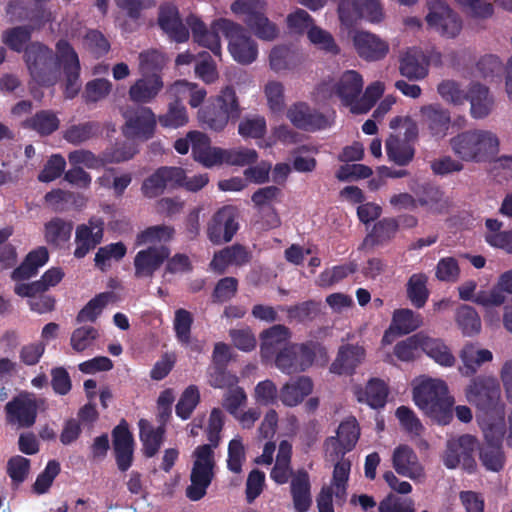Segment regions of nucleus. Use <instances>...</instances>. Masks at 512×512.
I'll list each match as a JSON object with an SVG mask.
<instances>
[{
    "label": "nucleus",
    "mask_w": 512,
    "mask_h": 512,
    "mask_svg": "<svg viewBox=\"0 0 512 512\" xmlns=\"http://www.w3.org/2000/svg\"><path fill=\"white\" fill-rule=\"evenodd\" d=\"M25 62L34 81L50 85L57 81L60 69L66 76V95L73 98L80 90L79 58L73 47L60 40L56 45V57L52 51L40 43L31 44L25 52Z\"/></svg>",
    "instance_id": "1"
},
{
    "label": "nucleus",
    "mask_w": 512,
    "mask_h": 512,
    "mask_svg": "<svg viewBox=\"0 0 512 512\" xmlns=\"http://www.w3.org/2000/svg\"><path fill=\"white\" fill-rule=\"evenodd\" d=\"M224 424V414L220 409H213L207 424V437L210 444L200 445L192 453L190 485L186 496L192 501L202 499L214 478L215 457L213 449L218 446L220 432Z\"/></svg>",
    "instance_id": "2"
},
{
    "label": "nucleus",
    "mask_w": 512,
    "mask_h": 512,
    "mask_svg": "<svg viewBox=\"0 0 512 512\" xmlns=\"http://www.w3.org/2000/svg\"><path fill=\"white\" fill-rule=\"evenodd\" d=\"M413 401L424 414L439 424H448L452 419L455 400L442 379L427 376L416 378L413 381Z\"/></svg>",
    "instance_id": "3"
},
{
    "label": "nucleus",
    "mask_w": 512,
    "mask_h": 512,
    "mask_svg": "<svg viewBox=\"0 0 512 512\" xmlns=\"http://www.w3.org/2000/svg\"><path fill=\"white\" fill-rule=\"evenodd\" d=\"M173 229L168 226H153L137 236L138 245H149L140 250L134 258L135 277L149 278L160 268L169 256V250L163 245L171 239Z\"/></svg>",
    "instance_id": "4"
},
{
    "label": "nucleus",
    "mask_w": 512,
    "mask_h": 512,
    "mask_svg": "<svg viewBox=\"0 0 512 512\" xmlns=\"http://www.w3.org/2000/svg\"><path fill=\"white\" fill-rule=\"evenodd\" d=\"M499 138L489 130L474 129L461 132L450 139L453 153L467 162H486L499 152Z\"/></svg>",
    "instance_id": "5"
},
{
    "label": "nucleus",
    "mask_w": 512,
    "mask_h": 512,
    "mask_svg": "<svg viewBox=\"0 0 512 512\" xmlns=\"http://www.w3.org/2000/svg\"><path fill=\"white\" fill-rule=\"evenodd\" d=\"M479 426L485 439L480 459L488 470L497 472L504 464L501 443L506 433V424L502 410L484 413L479 417Z\"/></svg>",
    "instance_id": "6"
},
{
    "label": "nucleus",
    "mask_w": 512,
    "mask_h": 512,
    "mask_svg": "<svg viewBox=\"0 0 512 512\" xmlns=\"http://www.w3.org/2000/svg\"><path fill=\"white\" fill-rule=\"evenodd\" d=\"M465 397L467 401L477 406L481 412L479 417L484 413L502 410L504 414V404L499 403L501 390L496 378L491 376H479L473 378L465 388ZM505 420V418L503 417Z\"/></svg>",
    "instance_id": "7"
},
{
    "label": "nucleus",
    "mask_w": 512,
    "mask_h": 512,
    "mask_svg": "<svg viewBox=\"0 0 512 512\" xmlns=\"http://www.w3.org/2000/svg\"><path fill=\"white\" fill-rule=\"evenodd\" d=\"M337 14L340 24L344 27H352L360 19L378 24L385 17L379 0H339Z\"/></svg>",
    "instance_id": "8"
},
{
    "label": "nucleus",
    "mask_w": 512,
    "mask_h": 512,
    "mask_svg": "<svg viewBox=\"0 0 512 512\" xmlns=\"http://www.w3.org/2000/svg\"><path fill=\"white\" fill-rule=\"evenodd\" d=\"M426 23L445 38H455L462 30L460 16L443 0H427Z\"/></svg>",
    "instance_id": "9"
},
{
    "label": "nucleus",
    "mask_w": 512,
    "mask_h": 512,
    "mask_svg": "<svg viewBox=\"0 0 512 512\" xmlns=\"http://www.w3.org/2000/svg\"><path fill=\"white\" fill-rule=\"evenodd\" d=\"M216 27L223 29L229 41L228 50L232 58L240 64L254 62L258 55L256 43L238 25L226 19H219Z\"/></svg>",
    "instance_id": "10"
},
{
    "label": "nucleus",
    "mask_w": 512,
    "mask_h": 512,
    "mask_svg": "<svg viewBox=\"0 0 512 512\" xmlns=\"http://www.w3.org/2000/svg\"><path fill=\"white\" fill-rule=\"evenodd\" d=\"M124 136L129 140L147 141L156 129V116L148 107L129 108L123 111Z\"/></svg>",
    "instance_id": "11"
},
{
    "label": "nucleus",
    "mask_w": 512,
    "mask_h": 512,
    "mask_svg": "<svg viewBox=\"0 0 512 512\" xmlns=\"http://www.w3.org/2000/svg\"><path fill=\"white\" fill-rule=\"evenodd\" d=\"M362 89L363 79L361 75L354 70H348L337 81L322 84L318 89V93L322 94L323 97L335 94L352 112V106L359 102Z\"/></svg>",
    "instance_id": "12"
},
{
    "label": "nucleus",
    "mask_w": 512,
    "mask_h": 512,
    "mask_svg": "<svg viewBox=\"0 0 512 512\" xmlns=\"http://www.w3.org/2000/svg\"><path fill=\"white\" fill-rule=\"evenodd\" d=\"M360 436V427L355 417L345 418L336 430V436L329 437L325 442L327 458L335 461L351 451Z\"/></svg>",
    "instance_id": "13"
},
{
    "label": "nucleus",
    "mask_w": 512,
    "mask_h": 512,
    "mask_svg": "<svg viewBox=\"0 0 512 512\" xmlns=\"http://www.w3.org/2000/svg\"><path fill=\"white\" fill-rule=\"evenodd\" d=\"M419 117L423 132L430 138L439 141L448 135L452 123L451 113L441 104L422 105Z\"/></svg>",
    "instance_id": "14"
},
{
    "label": "nucleus",
    "mask_w": 512,
    "mask_h": 512,
    "mask_svg": "<svg viewBox=\"0 0 512 512\" xmlns=\"http://www.w3.org/2000/svg\"><path fill=\"white\" fill-rule=\"evenodd\" d=\"M475 448L476 440L471 435H462L449 440L443 456L444 465L449 469L461 466L465 470H473L475 467L473 458Z\"/></svg>",
    "instance_id": "15"
},
{
    "label": "nucleus",
    "mask_w": 512,
    "mask_h": 512,
    "mask_svg": "<svg viewBox=\"0 0 512 512\" xmlns=\"http://www.w3.org/2000/svg\"><path fill=\"white\" fill-rule=\"evenodd\" d=\"M351 40L357 55L368 62L380 61L390 51V45L385 39L369 31L354 30Z\"/></svg>",
    "instance_id": "16"
},
{
    "label": "nucleus",
    "mask_w": 512,
    "mask_h": 512,
    "mask_svg": "<svg viewBox=\"0 0 512 512\" xmlns=\"http://www.w3.org/2000/svg\"><path fill=\"white\" fill-rule=\"evenodd\" d=\"M392 466L396 473L414 482H423L426 477L425 469L417 454L408 445H399L392 452Z\"/></svg>",
    "instance_id": "17"
},
{
    "label": "nucleus",
    "mask_w": 512,
    "mask_h": 512,
    "mask_svg": "<svg viewBox=\"0 0 512 512\" xmlns=\"http://www.w3.org/2000/svg\"><path fill=\"white\" fill-rule=\"evenodd\" d=\"M237 212L232 206L221 208L211 219L207 234L214 244L229 242L238 229Z\"/></svg>",
    "instance_id": "18"
},
{
    "label": "nucleus",
    "mask_w": 512,
    "mask_h": 512,
    "mask_svg": "<svg viewBox=\"0 0 512 512\" xmlns=\"http://www.w3.org/2000/svg\"><path fill=\"white\" fill-rule=\"evenodd\" d=\"M41 402L34 394H20L6 405L8 421L21 427L31 426L35 422L37 408Z\"/></svg>",
    "instance_id": "19"
},
{
    "label": "nucleus",
    "mask_w": 512,
    "mask_h": 512,
    "mask_svg": "<svg viewBox=\"0 0 512 512\" xmlns=\"http://www.w3.org/2000/svg\"><path fill=\"white\" fill-rule=\"evenodd\" d=\"M194 159L207 168L225 164L226 149L211 147L209 138L197 131L188 133Z\"/></svg>",
    "instance_id": "20"
},
{
    "label": "nucleus",
    "mask_w": 512,
    "mask_h": 512,
    "mask_svg": "<svg viewBox=\"0 0 512 512\" xmlns=\"http://www.w3.org/2000/svg\"><path fill=\"white\" fill-rule=\"evenodd\" d=\"M103 238V222L91 219L87 224L77 227L75 233L74 256L78 259L85 257Z\"/></svg>",
    "instance_id": "21"
},
{
    "label": "nucleus",
    "mask_w": 512,
    "mask_h": 512,
    "mask_svg": "<svg viewBox=\"0 0 512 512\" xmlns=\"http://www.w3.org/2000/svg\"><path fill=\"white\" fill-rule=\"evenodd\" d=\"M276 366L284 373L304 371L313 364L306 345L293 344L285 347L276 357Z\"/></svg>",
    "instance_id": "22"
},
{
    "label": "nucleus",
    "mask_w": 512,
    "mask_h": 512,
    "mask_svg": "<svg viewBox=\"0 0 512 512\" xmlns=\"http://www.w3.org/2000/svg\"><path fill=\"white\" fill-rule=\"evenodd\" d=\"M461 365L458 371L461 375L469 377L474 375L480 367L493 360V353L472 342L466 343L459 351Z\"/></svg>",
    "instance_id": "23"
},
{
    "label": "nucleus",
    "mask_w": 512,
    "mask_h": 512,
    "mask_svg": "<svg viewBox=\"0 0 512 512\" xmlns=\"http://www.w3.org/2000/svg\"><path fill=\"white\" fill-rule=\"evenodd\" d=\"M218 20L214 21L208 30L205 24L196 16L191 15L187 18V24L192 30L194 41L199 45L208 48L214 55L221 56V41L219 33L223 34V29L216 27Z\"/></svg>",
    "instance_id": "24"
},
{
    "label": "nucleus",
    "mask_w": 512,
    "mask_h": 512,
    "mask_svg": "<svg viewBox=\"0 0 512 512\" xmlns=\"http://www.w3.org/2000/svg\"><path fill=\"white\" fill-rule=\"evenodd\" d=\"M399 71L411 80H420L428 74V63L422 50L416 47L406 48L399 55Z\"/></svg>",
    "instance_id": "25"
},
{
    "label": "nucleus",
    "mask_w": 512,
    "mask_h": 512,
    "mask_svg": "<svg viewBox=\"0 0 512 512\" xmlns=\"http://www.w3.org/2000/svg\"><path fill=\"white\" fill-rule=\"evenodd\" d=\"M287 118L293 125L306 130H316L325 127L328 123L327 118L314 110L304 102L292 104L287 110Z\"/></svg>",
    "instance_id": "26"
},
{
    "label": "nucleus",
    "mask_w": 512,
    "mask_h": 512,
    "mask_svg": "<svg viewBox=\"0 0 512 512\" xmlns=\"http://www.w3.org/2000/svg\"><path fill=\"white\" fill-rule=\"evenodd\" d=\"M113 448L117 465L120 470L126 471L133 460V437L128 430L127 423L122 421L112 432Z\"/></svg>",
    "instance_id": "27"
},
{
    "label": "nucleus",
    "mask_w": 512,
    "mask_h": 512,
    "mask_svg": "<svg viewBox=\"0 0 512 512\" xmlns=\"http://www.w3.org/2000/svg\"><path fill=\"white\" fill-rule=\"evenodd\" d=\"M467 100L470 103V115L474 119H484L493 111L494 98L489 89L480 83L469 85Z\"/></svg>",
    "instance_id": "28"
},
{
    "label": "nucleus",
    "mask_w": 512,
    "mask_h": 512,
    "mask_svg": "<svg viewBox=\"0 0 512 512\" xmlns=\"http://www.w3.org/2000/svg\"><path fill=\"white\" fill-rule=\"evenodd\" d=\"M159 25L176 42H185L189 38L188 30L180 20L178 9L172 3H165L160 7Z\"/></svg>",
    "instance_id": "29"
},
{
    "label": "nucleus",
    "mask_w": 512,
    "mask_h": 512,
    "mask_svg": "<svg viewBox=\"0 0 512 512\" xmlns=\"http://www.w3.org/2000/svg\"><path fill=\"white\" fill-rule=\"evenodd\" d=\"M163 88L159 74L142 75L129 88V98L136 103H150Z\"/></svg>",
    "instance_id": "30"
},
{
    "label": "nucleus",
    "mask_w": 512,
    "mask_h": 512,
    "mask_svg": "<svg viewBox=\"0 0 512 512\" xmlns=\"http://www.w3.org/2000/svg\"><path fill=\"white\" fill-rule=\"evenodd\" d=\"M313 383L308 377H298L286 382L279 391V400L286 407H296L312 393Z\"/></svg>",
    "instance_id": "31"
},
{
    "label": "nucleus",
    "mask_w": 512,
    "mask_h": 512,
    "mask_svg": "<svg viewBox=\"0 0 512 512\" xmlns=\"http://www.w3.org/2000/svg\"><path fill=\"white\" fill-rule=\"evenodd\" d=\"M364 358L365 350L363 347L358 345L342 346L330 367V371L339 375L351 374Z\"/></svg>",
    "instance_id": "32"
},
{
    "label": "nucleus",
    "mask_w": 512,
    "mask_h": 512,
    "mask_svg": "<svg viewBox=\"0 0 512 512\" xmlns=\"http://www.w3.org/2000/svg\"><path fill=\"white\" fill-rule=\"evenodd\" d=\"M291 495L297 512H306L311 505L310 479L304 470H298L292 475Z\"/></svg>",
    "instance_id": "33"
},
{
    "label": "nucleus",
    "mask_w": 512,
    "mask_h": 512,
    "mask_svg": "<svg viewBox=\"0 0 512 512\" xmlns=\"http://www.w3.org/2000/svg\"><path fill=\"white\" fill-rule=\"evenodd\" d=\"M168 93L177 100L188 98V103L192 108L199 107L207 97L206 89L200 87L197 83L186 80L174 82L168 88Z\"/></svg>",
    "instance_id": "34"
},
{
    "label": "nucleus",
    "mask_w": 512,
    "mask_h": 512,
    "mask_svg": "<svg viewBox=\"0 0 512 512\" xmlns=\"http://www.w3.org/2000/svg\"><path fill=\"white\" fill-rule=\"evenodd\" d=\"M422 351L443 367H452L456 362L451 349L445 342L438 338H432L423 333Z\"/></svg>",
    "instance_id": "35"
},
{
    "label": "nucleus",
    "mask_w": 512,
    "mask_h": 512,
    "mask_svg": "<svg viewBox=\"0 0 512 512\" xmlns=\"http://www.w3.org/2000/svg\"><path fill=\"white\" fill-rule=\"evenodd\" d=\"M49 259L48 251L45 247H39L31 251L25 261L13 271L14 280H23L33 277L38 269L44 266Z\"/></svg>",
    "instance_id": "36"
},
{
    "label": "nucleus",
    "mask_w": 512,
    "mask_h": 512,
    "mask_svg": "<svg viewBox=\"0 0 512 512\" xmlns=\"http://www.w3.org/2000/svg\"><path fill=\"white\" fill-rule=\"evenodd\" d=\"M409 141L390 135L385 143L388 159L400 166L407 165L413 159L415 153V149Z\"/></svg>",
    "instance_id": "37"
},
{
    "label": "nucleus",
    "mask_w": 512,
    "mask_h": 512,
    "mask_svg": "<svg viewBox=\"0 0 512 512\" xmlns=\"http://www.w3.org/2000/svg\"><path fill=\"white\" fill-rule=\"evenodd\" d=\"M261 354L265 359L271 358L275 351L289 338L288 329L282 325H275L261 333Z\"/></svg>",
    "instance_id": "38"
},
{
    "label": "nucleus",
    "mask_w": 512,
    "mask_h": 512,
    "mask_svg": "<svg viewBox=\"0 0 512 512\" xmlns=\"http://www.w3.org/2000/svg\"><path fill=\"white\" fill-rule=\"evenodd\" d=\"M388 390L385 383L378 379H373L368 382L364 389L357 388L355 395L359 402L368 404L372 408L383 407Z\"/></svg>",
    "instance_id": "39"
},
{
    "label": "nucleus",
    "mask_w": 512,
    "mask_h": 512,
    "mask_svg": "<svg viewBox=\"0 0 512 512\" xmlns=\"http://www.w3.org/2000/svg\"><path fill=\"white\" fill-rule=\"evenodd\" d=\"M298 64V55L286 46H276L269 54V67L276 73L292 70Z\"/></svg>",
    "instance_id": "40"
},
{
    "label": "nucleus",
    "mask_w": 512,
    "mask_h": 512,
    "mask_svg": "<svg viewBox=\"0 0 512 512\" xmlns=\"http://www.w3.org/2000/svg\"><path fill=\"white\" fill-rule=\"evenodd\" d=\"M486 228L485 239L489 245L512 253V229L510 231H501L502 222L497 219H487Z\"/></svg>",
    "instance_id": "41"
},
{
    "label": "nucleus",
    "mask_w": 512,
    "mask_h": 512,
    "mask_svg": "<svg viewBox=\"0 0 512 512\" xmlns=\"http://www.w3.org/2000/svg\"><path fill=\"white\" fill-rule=\"evenodd\" d=\"M291 452L292 445L286 440L281 441L279 444L275 466L273 467L270 474L271 478L278 484L286 483L291 474Z\"/></svg>",
    "instance_id": "42"
},
{
    "label": "nucleus",
    "mask_w": 512,
    "mask_h": 512,
    "mask_svg": "<svg viewBox=\"0 0 512 512\" xmlns=\"http://www.w3.org/2000/svg\"><path fill=\"white\" fill-rule=\"evenodd\" d=\"M399 224L393 218H384L377 222L372 231L364 239L365 246H373L383 244L392 239L397 231Z\"/></svg>",
    "instance_id": "43"
},
{
    "label": "nucleus",
    "mask_w": 512,
    "mask_h": 512,
    "mask_svg": "<svg viewBox=\"0 0 512 512\" xmlns=\"http://www.w3.org/2000/svg\"><path fill=\"white\" fill-rule=\"evenodd\" d=\"M197 118L199 122L215 131L223 130L228 122L234 119L210 102L198 110Z\"/></svg>",
    "instance_id": "44"
},
{
    "label": "nucleus",
    "mask_w": 512,
    "mask_h": 512,
    "mask_svg": "<svg viewBox=\"0 0 512 512\" xmlns=\"http://www.w3.org/2000/svg\"><path fill=\"white\" fill-rule=\"evenodd\" d=\"M139 428L144 453L151 457L156 454L162 444L164 429L162 427L154 429L145 419L139 421Z\"/></svg>",
    "instance_id": "45"
},
{
    "label": "nucleus",
    "mask_w": 512,
    "mask_h": 512,
    "mask_svg": "<svg viewBox=\"0 0 512 512\" xmlns=\"http://www.w3.org/2000/svg\"><path fill=\"white\" fill-rule=\"evenodd\" d=\"M427 281L428 277L423 273L413 274L408 280L407 296L417 308H422L429 297Z\"/></svg>",
    "instance_id": "46"
},
{
    "label": "nucleus",
    "mask_w": 512,
    "mask_h": 512,
    "mask_svg": "<svg viewBox=\"0 0 512 512\" xmlns=\"http://www.w3.org/2000/svg\"><path fill=\"white\" fill-rule=\"evenodd\" d=\"M423 323L422 317L410 309L395 310L392 316L391 326L399 334H408Z\"/></svg>",
    "instance_id": "47"
},
{
    "label": "nucleus",
    "mask_w": 512,
    "mask_h": 512,
    "mask_svg": "<svg viewBox=\"0 0 512 512\" xmlns=\"http://www.w3.org/2000/svg\"><path fill=\"white\" fill-rule=\"evenodd\" d=\"M127 252V247L122 242L110 243L98 249L95 254V265L102 271L111 266V261H120Z\"/></svg>",
    "instance_id": "48"
},
{
    "label": "nucleus",
    "mask_w": 512,
    "mask_h": 512,
    "mask_svg": "<svg viewBox=\"0 0 512 512\" xmlns=\"http://www.w3.org/2000/svg\"><path fill=\"white\" fill-rule=\"evenodd\" d=\"M456 323L465 336H474L481 330V320L470 306H461L456 313Z\"/></svg>",
    "instance_id": "49"
},
{
    "label": "nucleus",
    "mask_w": 512,
    "mask_h": 512,
    "mask_svg": "<svg viewBox=\"0 0 512 512\" xmlns=\"http://www.w3.org/2000/svg\"><path fill=\"white\" fill-rule=\"evenodd\" d=\"M310 43L317 49L336 55L340 52L334 37L327 30L313 24L307 32Z\"/></svg>",
    "instance_id": "50"
},
{
    "label": "nucleus",
    "mask_w": 512,
    "mask_h": 512,
    "mask_svg": "<svg viewBox=\"0 0 512 512\" xmlns=\"http://www.w3.org/2000/svg\"><path fill=\"white\" fill-rule=\"evenodd\" d=\"M263 93L269 110L273 113H281L285 107V88L282 82L269 80L263 86Z\"/></svg>",
    "instance_id": "51"
},
{
    "label": "nucleus",
    "mask_w": 512,
    "mask_h": 512,
    "mask_svg": "<svg viewBox=\"0 0 512 512\" xmlns=\"http://www.w3.org/2000/svg\"><path fill=\"white\" fill-rule=\"evenodd\" d=\"M98 336V331L94 327L81 326L72 332L70 346L74 352L83 353L93 347Z\"/></svg>",
    "instance_id": "52"
},
{
    "label": "nucleus",
    "mask_w": 512,
    "mask_h": 512,
    "mask_svg": "<svg viewBox=\"0 0 512 512\" xmlns=\"http://www.w3.org/2000/svg\"><path fill=\"white\" fill-rule=\"evenodd\" d=\"M209 102L233 118H237L240 114L236 92L231 86L221 89L220 93L211 98Z\"/></svg>",
    "instance_id": "53"
},
{
    "label": "nucleus",
    "mask_w": 512,
    "mask_h": 512,
    "mask_svg": "<svg viewBox=\"0 0 512 512\" xmlns=\"http://www.w3.org/2000/svg\"><path fill=\"white\" fill-rule=\"evenodd\" d=\"M437 92L444 101L454 106L463 105L468 96V90L465 91L459 83L453 80L442 81L437 86Z\"/></svg>",
    "instance_id": "54"
},
{
    "label": "nucleus",
    "mask_w": 512,
    "mask_h": 512,
    "mask_svg": "<svg viewBox=\"0 0 512 512\" xmlns=\"http://www.w3.org/2000/svg\"><path fill=\"white\" fill-rule=\"evenodd\" d=\"M200 401V391L197 386H188L181 394L176 405V414L181 419H188Z\"/></svg>",
    "instance_id": "55"
},
{
    "label": "nucleus",
    "mask_w": 512,
    "mask_h": 512,
    "mask_svg": "<svg viewBox=\"0 0 512 512\" xmlns=\"http://www.w3.org/2000/svg\"><path fill=\"white\" fill-rule=\"evenodd\" d=\"M267 131L266 120L263 116L245 117L238 126V133L244 138L260 139Z\"/></svg>",
    "instance_id": "56"
},
{
    "label": "nucleus",
    "mask_w": 512,
    "mask_h": 512,
    "mask_svg": "<svg viewBox=\"0 0 512 512\" xmlns=\"http://www.w3.org/2000/svg\"><path fill=\"white\" fill-rule=\"evenodd\" d=\"M113 298L111 293H101L90 300L77 316L78 322H94Z\"/></svg>",
    "instance_id": "57"
},
{
    "label": "nucleus",
    "mask_w": 512,
    "mask_h": 512,
    "mask_svg": "<svg viewBox=\"0 0 512 512\" xmlns=\"http://www.w3.org/2000/svg\"><path fill=\"white\" fill-rule=\"evenodd\" d=\"M334 466L332 487L336 497L343 498L346 493V484L351 470V462L348 459L339 457Z\"/></svg>",
    "instance_id": "58"
},
{
    "label": "nucleus",
    "mask_w": 512,
    "mask_h": 512,
    "mask_svg": "<svg viewBox=\"0 0 512 512\" xmlns=\"http://www.w3.org/2000/svg\"><path fill=\"white\" fill-rule=\"evenodd\" d=\"M71 231L70 224L59 219L51 220L45 225V238L47 242L60 246L69 240Z\"/></svg>",
    "instance_id": "59"
},
{
    "label": "nucleus",
    "mask_w": 512,
    "mask_h": 512,
    "mask_svg": "<svg viewBox=\"0 0 512 512\" xmlns=\"http://www.w3.org/2000/svg\"><path fill=\"white\" fill-rule=\"evenodd\" d=\"M423 333H417L395 346V355L401 361H412L422 351Z\"/></svg>",
    "instance_id": "60"
},
{
    "label": "nucleus",
    "mask_w": 512,
    "mask_h": 512,
    "mask_svg": "<svg viewBox=\"0 0 512 512\" xmlns=\"http://www.w3.org/2000/svg\"><path fill=\"white\" fill-rule=\"evenodd\" d=\"M385 85L383 82L376 81L370 84L362 97H359L358 104L352 106V113L363 114L368 112L376 100L384 93Z\"/></svg>",
    "instance_id": "61"
},
{
    "label": "nucleus",
    "mask_w": 512,
    "mask_h": 512,
    "mask_svg": "<svg viewBox=\"0 0 512 512\" xmlns=\"http://www.w3.org/2000/svg\"><path fill=\"white\" fill-rule=\"evenodd\" d=\"M177 100L169 105L168 111L159 117L163 127L178 128L188 122L186 108Z\"/></svg>",
    "instance_id": "62"
},
{
    "label": "nucleus",
    "mask_w": 512,
    "mask_h": 512,
    "mask_svg": "<svg viewBox=\"0 0 512 512\" xmlns=\"http://www.w3.org/2000/svg\"><path fill=\"white\" fill-rule=\"evenodd\" d=\"M165 63V56L157 50L144 51L139 55V71L142 75L157 74Z\"/></svg>",
    "instance_id": "63"
},
{
    "label": "nucleus",
    "mask_w": 512,
    "mask_h": 512,
    "mask_svg": "<svg viewBox=\"0 0 512 512\" xmlns=\"http://www.w3.org/2000/svg\"><path fill=\"white\" fill-rule=\"evenodd\" d=\"M26 126L36 130L41 135H47L55 131L59 126V120L56 115L42 111L37 113L33 118L25 122Z\"/></svg>",
    "instance_id": "64"
}]
</instances>
